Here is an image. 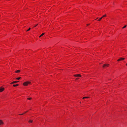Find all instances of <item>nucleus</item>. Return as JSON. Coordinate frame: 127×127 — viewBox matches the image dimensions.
Here are the masks:
<instances>
[{"label": "nucleus", "mask_w": 127, "mask_h": 127, "mask_svg": "<svg viewBox=\"0 0 127 127\" xmlns=\"http://www.w3.org/2000/svg\"><path fill=\"white\" fill-rule=\"evenodd\" d=\"M4 88L0 87V92H1L3 91L4 90Z\"/></svg>", "instance_id": "5"}, {"label": "nucleus", "mask_w": 127, "mask_h": 127, "mask_svg": "<svg viewBox=\"0 0 127 127\" xmlns=\"http://www.w3.org/2000/svg\"><path fill=\"white\" fill-rule=\"evenodd\" d=\"M117 61H120V59H118L117 60Z\"/></svg>", "instance_id": "17"}, {"label": "nucleus", "mask_w": 127, "mask_h": 127, "mask_svg": "<svg viewBox=\"0 0 127 127\" xmlns=\"http://www.w3.org/2000/svg\"><path fill=\"white\" fill-rule=\"evenodd\" d=\"M106 14H105V15H103L102 17H101L100 18H99L98 19V21H100L103 18L106 17Z\"/></svg>", "instance_id": "3"}, {"label": "nucleus", "mask_w": 127, "mask_h": 127, "mask_svg": "<svg viewBox=\"0 0 127 127\" xmlns=\"http://www.w3.org/2000/svg\"><path fill=\"white\" fill-rule=\"evenodd\" d=\"M109 65V64H103V68H105L106 67H108Z\"/></svg>", "instance_id": "2"}, {"label": "nucleus", "mask_w": 127, "mask_h": 127, "mask_svg": "<svg viewBox=\"0 0 127 127\" xmlns=\"http://www.w3.org/2000/svg\"><path fill=\"white\" fill-rule=\"evenodd\" d=\"M27 111H27L26 112H25L24 113V114L25 113H26Z\"/></svg>", "instance_id": "22"}, {"label": "nucleus", "mask_w": 127, "mask_h": 127, "mask_svg": "<svg viewBox=\"0 0 127 127\" xmlns=\"http://www.w3.org/2000/svg\"><path fill=\"white\" fill-rule=\"evenodd\" d=\"M74 76L75 77H81V76L80 74H75L74 75Z\"/></svg>", "instance_id": "4"}, {"label": "nucleus", "mask_w": 127, "mask_h": 127, "mask_svg": "<svg viewBox=\"0 0 127 127\" xmlns=\"http://www.w3.org/2000/svg\"><path fill=\"white\" fill-rule=\"evenodd\" d=\"M127 27V25H126L125 26L123 27L122 28V29H124L125 28Z\"/></svg>", "instance_id": "13"}, {"label": "nucleus", "mask_w": 127, "mask_h": 127, "mask_svg": "<svg viewBox=\"0 0 127 127\" xmlns=\"http://www.w3.org/2000/svg\"><path fill=\"white\" fill-rule=\"evenodd\" d=\"M20 70H17V71H15V72L16 73H18V72H20Z\"/></svg>", "instance_id": "10"}, {"label": "nucleus", "mask_w": 127, "mask_h": 127, "mask_svg": "<svg viewBox=\"0 0 127 127\" xmlns=\"http://www.w3.org/2000/svg\"><path fill=\"white\" fill-rule=\"evenodd\" d=\"M3 124V122L1 120H0V125H1Z\"/></svg>", "instance_id": "7"}, {"label": "nucleus", "mask_w": 127, "mask_h": 127, "mask_svg": "<svg viewBox=\"0 0 127 127\" xmlns=\"http://www.w3.org/2000/svg\"><path fill=\"white\" fill-rule=\"evenodd\" d=\"M19 85L18 84L13 85V86L14 87L18 86Z\"/></svg>", "instance_id": "11"}, {"label": "nucleus", "mask_w": 127, "mask_h": 127, "mask_svg": "<svg viewBox=\"0 0 127 127\" xmlns=\"http://www.w3.org/2000/svg\"><path fill=\"white\" fill-rule=\"evenodd\" d=\"M30 29H31V28H29V29H28V30H27V31H30Z\"/></svg>", "instance_id": "14"}, {"label": "nucleus", "mask_w": 127, "mask_h": 127, "mask_svg": "<svg viewBox=\"0 0 127 127\" xmlns=\"http://www.w3.org/2000/svg\"><path fill=\"white\" fill-rule=\"evenodd\" d=\"M45 34L44 33H43L39 37H40L41 36Z\"/></svg>", "instance_id": "9"}, {"label": "nucleus", "mask_w": 127, "mask_h": 127, "mask_svg": "<svg viewBox=\"0 0 127 127\" xmlns=\"http://www.w3.org/2000/svg\"><path fill=\"white\" fill-rule=\"evenodd\" d=\"M21 78V77H18V78H16V79H17V80H19Z\"/></svg>", "instance_id": "12"}, {"label": "nucleus", "mask_w": 127, "mask_h": 127, "mask_svg": "<svg viewBox=\"0 0 127 127\" xmlns=\"http://www.w3.org/2000/svg\"><path fill=\"white\" fill-rule=\"evenodd\" d=\"M19 81H13L12 82H11V83H10V84H13L15 83H17Z\"/></svg>", "instance_id": "6"}, {"label": "nucleus", "mask_w": 127, "mask_h": 127, "mask_svg": "<svg viewBox=\"0 0 127 127\" xmlns=\"http://www.w3.org/2000/svg\"><path fill=\"white\" fill-rule=\"evenodd\" d=\"M24 114V113H23L22 114H20V115H23Z\"/></svg>", "instance_id": "21"}, {"label": "nucleus", "mask_w": 127, "mask_h": 127, "mask_svg": "<svg viewBox=\"0 0 127 127\" xmlns=\"http://www.w3.org/2000/svg\"><path fill=\"white\" fill-rule=\"evenodd\" d=\"M78 79V78H76V79Z\"/></svg>", "instance_id": "24"}, {"label": "nucleus", "mask_w": 127, "mask_h": 127, "mask_svg": "<svg viewBox=\"0 0 127 127\" xmlns=\"http://www.w3.org/2000/svg\"><path fill=\"white\" fill-rule=\"evenodd\" d=\"M37 25H38V24H36V25H35V26H34V27H36L37 26Z\"/></svg>", "instance_id": "20"}, {"label": "nucleus", "mask_w": 127, "mask_h": 127, "mask_svg": "<svg viewBox=\"0 0 127 127\" xmlns=\"http://www.w3.org/2000/svg\"><path fill=\"white\" fill-rule=\"evenodd\" d=\"M86 98H89V97H86Z\"/></svg>", "instance_id": "19"}, {"label": "nucleus", "mask_w": 127, "mask_h": 127, "mask_svg": "<svg viewBox=\"0 0 127 127\" xmlns=\"http://www.w3.org/2000/svg\"><path fill=\"white\" fill-rule=\"evenodd\" d=\"M89 24H87V26H89Z\"/></svg>", "instance_id": "23"}, {"label": "nucleus", "mask_w": 127, "mask_h": 127, "mask_svg": "<svg viewBox=\"0 0 127 127\" xmlns=\"http://www.w3.org/2000/svg\"><path fill=\"white\" fill-rule=\"evenodd\" d=\"M31 83V82H26L24 83H23V85L24 86H27L28 84H30Z\"/></svg>", "instance_id": "1"}, {"label": "nucleus", "mask_w": 127, "mask_h": 127, "mask_svg": "<svg viewBox=\"0 0 127 127\" xmlns=\"http://www.w3.org/2000/svg\"><path fill=\"white\" fill-rule=\"evenodd\" d=\"M86 97H83V99H84V98H86Z\"/></svg>", "instance_id": "18"}, {"label": "nucleus", "mask_w": 127, "mask_h": 127, "mask_svg": "<svg viewBox=\"0 0 127 127\" xmlns=\"http://www.w3.org/2000/svg\"><path fill=\"white\" fill-rule=\"evenodd\" d=\"M27 99L28 100H31V99H32V98L30 97V98H28Z\"/></svg>", "instance_id": "15"}, {"label": "nucleus", "mask_w": 127, "mask_h": 127, "mask_svg": "<svg viewBox=\"0 0 127 127\" xmlns=\"http://www.w3.org/2000/svg\"><path fill=\"white\" fill-rule=\"evenodd\" d=\"M29 121L30 122L32 123V120H30Z\"/></svg>", "instance_id": "16"}, {"label": "nucleus", "mask_w": 127, "mask_h": 127, "mask_svg": "<svg viewBox=\"0 0 127 127\" xmlns=\"http://www.w3.org/2000/svg\"><path fill=\"white\" fill-rule=\"evenodd\" d=\"M126 65L127 66V63L126 64Z\"/></svg>", "instance_id": "25"}, {"label": "nucleus", "mask_w": 127, "mask_h": 127, "mask_svg": "<svg viewBox=\"0 0 127 127\" xmlns=\"http://www.w3.org/2000/svg\"><path fill=\"white\" fill-rule=\"evenodd\" d=\"M120 61L123 60L125 59V58H120Z\"/></svg>", "instance_id": "8"}]
</instances>
